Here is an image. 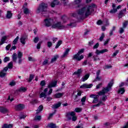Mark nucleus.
I'll list each match as a JSON object with an SVG mask.
<instances>
[{"label":"nucleus","mask_w":128,"mask_h":128,"mask_svg":"<svg viewBox=\"0 0 128 128\" xmlns=\"http://www.w3.org/2000/svg\"><path fill=\"white\" fill-rule=\"evenodd\" d=\"M94 12L92 6H89L88 7H83L79 9L77 11V18L78 20H84L86 16H88L92 14V12Z\"/></svg>","instance_id":"1"},{"label":"nucleus","mask_w":128,"mask_h":128,"mask_svg":"<svg viewBox=\"0 0 128 128\" xmlns=\"http://www.w3.org/2000/svg\"><path fill=\"white\" fill-rule=\"evenodd\" d=\"M48 12V4L46 3H41L36 10V14H44Z\"/></svg>","instance_id":"2"},{"label":"nucleus","mask_w":128,"mask_h":128,"mask_svg":"<svg viewBox=\"0 0 128 128\" xmlns=\"http://www.w3.org/2000/svg\"><path fill=\"white\" fill-rule=\"evenodd\" d=\"M114 86V80H112L108 84V86L98 92L99 96L102 94H106L108 92H110L112 88V86Z\"/></svg>","instance_id":"3"},{"label":"nucleus","mask_w":128,"mask_h":128,"mask_svg":"<svg viewBox=\"0 0 128 128\" xmlns=\"http://www.w3.org/2000/svg\"><path fill=\"white\" fill-rule=\"evenodd\" d=\"M108 52V49H104L101 50H96V55H94V56H93V58L95 62H96V60H100V57H98V54H104V52Z\"/></svg>","instance_id":"4"},{"label":"nucleus","mask_w":128,"mask_h":128,"mask_svg":"<svg viewBox=\"0 0 128 128\" xmlns=\"http://www.w3.org/2000/svg\"><path fill=\"white\" fill-rule=\"evenodd\" d=\"M99 96H102L101 98V100L98 101V104H97L96 105L93 106V108H96H96L100 106V104H104V102H106V100H108V96H106V95L104 94H103L102 95H99Z\"/></svg>","instance_id":"5"},{"label":"nucleus","mask_w":128,"mask_h":128,"mask_svg":"<svg viewBox=\"0 0 128 128\" xmlns=\"http://www.w3.org/2000/svg\"><path fill=\"white\" fill-rule=\"evenodd\" d=\"M66 117L69 120H70L72 118V122H76V120L78 119L76 116V113L74 112L67 113Z\"/></svg>","instance_id":"6"},{"label":"nucleus","mask_w":128,"mask_h":128,"mask_svg":"<svg viewBox=\"0 0 128 128\" xmlns=\"http://www.w3.org/2000/svg\"><path fill=\"white\" fill-rule=\"evenodd\" d=\"M48 88H46L44 90V92H42L40 94V98H46V96H50V94H52V88H50L46 94V92H48Z\"/></svg>","instance_id":"7"},{"label":"nucleus","mask_w":128,"mask_h":128,"mask_svg":"<svg viewBox=\"0 0 128 128\" xmlns=\"http://www.w3.org/2000/svg\"><path fill=\"white\" fill-rule=\"evenodd\" d=\"M52 28H60V30H62V28H64V26L62 24V22H58L55 24H54L52 26Z\"/></svg>","instance_id":"8"},{"label":"nucleus","mask_w":128,"mask_h":128,"mask_svg":"<svg viewBox=\"0 0 128 128\" xmlns=\"http://www.w3.org/2000/svg\"><path fill=\"white\" fill-rule=\"evenodd\" d=\"M46 26H50L54 24V20L50 18H46L44 20Z\"/></svg>","instance_id":"9"},{"label":"nucleus","mask_w":128,"mask_h":128,"mask_svg":"<svg viewBox=\"0 0 128 128\" xmlns=\"http://www.w3.org/2000/svg\"><path fill=\"white\" fill-rule=\"evenodd\" d=\"M26 38H28V35L26 34H24L21 36L20 38V42L24 46V44H26Z\"/></svg>","instance_id":"10"},{"label":"nucleus","mask_w":128,"mask_h":128,"mask_svg":"<svg viewBox=\"0 0 128 128\" xmlns=\"http://www.w3.org/2000/svg\"><path fill=\"white\" fill-rule=\"evenodd\" d=\"M82 0H75L73 2V6H76V8H82V4H80Z\"/></svg>","instance_id":"11"},{"label":"nucleus","mask_w":128,"mask_h":128,"mask_svg":"<svg viewBox=\"0 0 128 128\" xmlns=\"http://www.w3.org/2000/svg\"><path fill=\"white\" fill-rule=\"evenodd\" d=\"M24 108H25L24 104H19L16 105L14 109L16 110L20 111V110H24Z\"/></svg>","instance_id":"12"},{"label":"nucleus","mask_w":128,"mask_h":128,"mask_svg":"<svg viewBox=\"0 0 128 128\" xmlns=\"http://www.w3.org/2000/svg\"><path fill=\"white\" fill-rule=\"evenodd\" d=\"M82 58H84V56L81 55L80 56V54H78V53L73 56V60H78V62L82 60Z\"/></svg>","instance_id":"13"},{"label":"nucleus","mask_w":128,"mask_h":128,"mask_svg":"<svg viewBox=\"0 0 128 128\" xmlns=\"http://www.w3.org/2000/svg\"><path fill=\"white\" fill-rule=\"evenodd\" d=\"M100 70H98L96 73V78L94 82H100L102 80V76H100Z\"/></svg>","instance_id":"14"},{"label":"nucleus","mask_w":128,"mask_h":128,"mask_svg":"<svg viewBox=\"0 0 128 128\" xmlns=\"http://www.w3.org/2000/svg\"><path fill=\"white\" fill-rule=\"evenodd\" d=\"M126 8L120 10L118 14V18H120L122 16H126Z\"/></svg>","instance_id":"15"},{"label":"nucleus","mask_w":128,"mask_h":128,"mask_svg":"<svg viewBox=\"0 0 128 128\" xmlns=\"http://www.w3.org/2000/svg\"><path fill=\"white\" fill-rule=\"evenodd\" d=\"M56 84H58V82L56 81L52 82L49 83L48 88H54L56 86Z\"/></svg>","instance_id":"16"},{"label":"nucleus","mask_w":128,"mask_h":128,"mask_svg":"<svg viewBox=\"0 0 128 128\" xmlns=\"http://www.w3.org/2000/svg\"><path fill=\"white\" fill-rule=\"evenodd\" d=\"M93 84H84L80 86V88H90L92 86Z\"/></svg>","instance_id":"17"},{"label":"nucleus","mask_w":128,"mask_h":128,"mask_svg":"<svg viewBox=\"0 0 128 128\" xmlns=\"http://www.w3.org/2000/svg\"><path fill=\"white\" fill-rule=\"evenodd\" d=\"M0 112L2 114H8L10 112V110L4 107H0Z\"/></svg>","instance_id":"18"},{"label":"nucleus","mask_w":128,"mask_h":128,"mask_svg":"<svg viewBox=\"0 0 128 128\" xmlns=\"http://www.w3.org/2000/svg\"><path fill=\"white\" fill-rule=\"evenodd\" d=\"M112 9L111 10L110 12V14H116L118 12V10L116 8V4H112Z\"/></svg>","instance_id":"19"},{"label":"nucleus","mask_w":128,"mask_h":128,"mask_svg":"<svg viewBox=\"0 0 128 128\" xmlns=\"http://www.w3.org/2000/svg\"><path fill=\"white\" fill-rule=\"evenodd\" d=\"M64 93L62 92V93H56L54 95V98H60L64 96Z\"/></svg>","instance_id":"20"},{"label":"nucleus","mask_w":128,"mask_h":128,"mask_svg":"<svg viewBox=\"0 0 128 128\" xmlns=\"http://www.w3.org/2000/svg\"><path fill=\"white\" fill-rule=\"evenodd\" d=\"M60 4V2L58 0H54V2H52L50 4V6L52 8H54L56 6Z\"/></svg>","instance_id":"21"},{"label":"nucleus","mask_w":128,"mask_h":128,"mask_svg":"<svg viewBox=\"0 0 128 128\" xmlns=\"http://www.w3.org/2000/svg\"><path fill=\"white\" fill-rule=\"evenodd\" d=\"M47 128H58V126H57L56 124H54L53 122H51L48 124L47 126Z\"/></svg>","instance_id":"22"},{"label":"nucleus","mask_w":128,"mask_h":128,"mask_svg":"<svg viewBox=\"0 0 128 128\" xmlns=\"http://www.w3.org/2000/svg\"><path fill=\"white\" fill-rule=\"evenodd\" d=\"M60 106H62V102H58V103L53 104L52 106V108H54V110H56V108H60Z\"/></svg>","instance_id":"23"},{"label":"nucleus","mask_w":128,"mask_h":128,"mask_svg":"<svg viewBox=\"0 0 128 128\" xmlns=\"http://www.w3.org/2000/svg\"><path fill=\"white\" fill-rule=\"evenodd\" d=\"M6 18L10 20L12 18V13L10 11H7V14H6Z\"/></svg>","instance_id":"24"},{"label":"nucleus","mask_w":128,"mask_h":128,"mask_svg":"<svg viewBox=\"0 0 128 128\" xmlns=\"http://www.w3.org/2000/svg\"><path fill=\"white\" fill-rule=\"evenodd\" d=\"M6 38H8L7 36H3L2 37L0 42V46H2V44H4V42L6 40Z\"/></svg>","instance_id":"25"},{"label":"nucleus","mask_w":128,"mask_h":128,"mask_svg":"<svg viewBox=\"0 0 128 128\" xmlns=\"http://www.w3.org/2000/svg\"><path fill=\"white\" fill-rule=\"evenodd\" d=\"M42 110H44V106L42 105H40L38 110H36V114H38L40 112L42 111Z\"/></svg>","instance_id":"26"},{"label":"nucleus","mask_w":128,"mask_h":128,"mask_svg":"<svg viewBox=\"0 0 128 128\" xmlns=\"http://www.w3.org/2000/svg\"><path fill=\"white\" fill-rule=\"evenodd\" d=\"M12 60L14 62H16V60H18V54L16 53H14L12 55Z\"/></svg>","instance_id":"27"},{"label":"nucleus","mask_w":128,"mask_h":128,"mask_svg":"<svg viewBox=\"0 0 128 128\" xmlns=\"http://www.w3.org/2000/svg\"><path fill=\"white\" fill-rule=\"evenodd\" d=\"M70 52V49L66 48V51L64 52L63 55L62 56V58H66V56L68 54V52Z\"/></svg>","instance_id":"28"},{"label":"nucleus","mask_w":128,"mask_h":128,"mask_svg":"<svg viewBox=\"0 0 128 128\" xmlns=\"http://www.w3.org/2000/svg\"><path fill=\"white\" fill-rule=\"evenodd\" d=\"M90 78L89 74H86L82 78V82H86V80H88V78Z\"/></svg>","instance_id":"29"},{"label":"nucleus","mask_w":128,"mask_h":128,"mask_svg":"<svg viewBox=\"0 0 128 128\" xmlns=\"http://www.w3.org/2000/svg\"><path fill=\"white\" fill-rule=\"evenodd\" d=\"M58 56L56 55L54 56V58H52V59L51 60L50 63L52 64L54 62H56V60H58Z\"/></svg>","instance_id":"30"},{"label":"nucleus","mask_w":128,"mask_h":128,"mask_svg":"<svg viewBox=\"0 0 128 128\" xmlns=\"http://www.w3.org/2000/svg\"><path fill=\"white\" fill-rule=\"evenodd\" d=\"M82 72V68L78 69L77 71L74 72V74H76L78 76H80V73Z\"/></svg>","instance_id":"31"},{"label":"nucleus","mask_w":128,"mask_h":128,"mask_svg":"<svg viewBox=\"0 0 128 128\" xmlns=\"http://www.w3.org/2000/svg\"><path fill=\"white\" fill-rule=\"evenodd\" d=\"M6 74V73L2 70L0 72V78H4Z\"/></svg>","instance_id":"32"},{"label":"nucleus","mask_w":128,"mask_h":128,"mask_svg":"<svg viewBox=\"0 0 128 128\" xmlns=\"http://www.w3.org/2000/svg\"><path fill=\"white\" fill-rule=\"evenodd\" d=\"M98 96L99 95H96V94H91L90 96V98H98Z\"/></svg>","instance_id":"33"},{"label":"nucleus","mask_w":128,"mask_h":128,"mask_svg":"<svg viewBox=\"0 0 128 128\" xmlns=\"http://www.w3.org/2000/svg\"><path fill=\"white\" fill-rule=\"evenodd\" d=\"M68 26H70V28H74V26H76V22H71L70 24H68Z\"/></svg>","instance_id":"34"},{"label":"nucleus","mask_w":128,"mask_h":128,"mask_svg":"<svg viewBox=\"0 0 128 128\" xmlns=\"http://www.w3.org/2000/svg\"><path fill=\"white\" fill-rule=\"evenodd\" d=\"M20 38V37L18 36H17L16 38L13 41V44L15 46V44H16L18 43V39Z\"/></svg>","instance_id":"35"},{"label":"nucleus","mask_w":128,"mask_h":128,"mask_svg":"<svg viewBox=\"0 0 128 128\" xmlns=\"http://www.w3.org/2000/svg\"><path fill=\"white\" fill-rule=\"evenodd\" d=\"M24 12L25 14H28L30 12V10L28 8H24Z\"/></svg>","instance_id":"36"},{"label":"nucleus","mask_w":128,"mask_h":128,"mask_svg":"<svg viewBox=\"0 0 128 128\" xmlns=\"http://www.w3.org/2000/svg\"><path fill=\"white\" fill-rule=\"evenodd\" d=\"M19 92H26V88L24 87H21L19 89Z\"/></svg>","instance_id":"37"},{"label":"nucleus","mask_w":128,"mask_h":128,"mask_svg":"<svg viewBox=\"0 0 128 128\" xmlns=\"http://www.w3.org/2000/svg\"><path fill=\"white\" fill-rule=\"evenodd\" d=\"M124 92H126L124 90V88H120L118 90V92L119 94H123L124 93Z\"/></svg>","instance_id":"38"},{"label":"nucleus","mask_w":128,"mask_h":128,"mask_svg":"<svg viewBox=\"0 0 128 128\" xmlns=\"http://www.w3.org/2000/svg\"><path fill=\"white\" fill-rule=\"evenodd\" d=\"M22 52H18L17 56L18 58H22Z\"/></svg>","instance_id":"39"},{"label":"nucleus","mask_w":128,"mask_h":128,"mask_svg":"<svg viewBox=\"0 0 128 128\" xmlns=\"http://www.w3.org/2000/svg\"><path fill=\"white\" fill-rule=\"evenodd\" d=\"M62 40L58 41L56 44L55 48H58V47L60 46V44H62Z\"/></svg>","instance_id":"40"},{"label":"nucleus","mask_w":128,"mask_h":128,"mask_svg":"<svg viewBox=\"0 0 128 128\" xmlns=\"http://www.w3.org/2000/svg\"><path fill=\"white\" fill-rule=\"evenodd\" d=\"M80 98H78V96H76L75 98L74 99V102H80Z\"/></svg>","instance_id":"41"},{"label":"nucleus","mask_w":128,"mask_h":128,"mask_svg":"<svg viewBox=\"0 0 128 128\" xmlns=\"http://www.w3.org/2000/svg\"><path fill=\"white\" fill-rule=\"evenodd\" d=\"M35 120H42V116H36L34 117Z\"/></svg>","instance_id":"42"},{"label":"nucleus","mask_w":128,"mask_h":128,"mask_svg":"<svg viewBox=\"0 0 128 128\" xmlns=\"http://www.w3.org/2000/svg\"><path fill=\"white\" fill-rule=\"evenodd\" d=\"M34 75L32 74H30V76L29 79L28 80V82H32V80H34Z\"/></svg>","instance_id":"43"},{"label":"nucleus","mask_w":128,"mask_h":128,"mask_svg":"<svg viewBox=\"0 0 128 128\" xmlns=\"http://www.w3.org/2000/svg\"><path fill=\"white\" fill-rule=\"evenodd\" d=\"M82 110V108H76L74 109V112H80Z\"/></svg>","instance_id":"44"},{"label":"nucleus","mask_w":128,"mask_h":128,"mask_svg":"<svg viewBox=\"0 0 128 128\" xmlns=\"http://www.w3.org/2000/svg\"><path fill=\"white\" fill-rule=\"evenodd\" d=\"M56 112V110H55L53 113L50 114L48 117V120H50V118H52V116H54V114Z\"/></svg>","instance_id":"45"},{"label":"nucleus","mask_w":128,"mask_h":128,"mask_svg":"<svg viewBox=\"0 0 128 128\" xmlns=\"http://www.w3.org/2000/svg\"><path fill=\"white\" fill-rule=\"evenodd\" d=\"M8 68H10V69H12V66H13V64H12V62H10L8 64Z\"/></svg>","instance_id":"46"},{"label":"nucleus","mask_w":128,"mask_h":128,"mask_svg":"<svg viewBox=\"0 0 128 128\" xmlns=\"http://www.w3.org/2000/svg\"><path fill=\"white\" fill-rule=\"evenodd\" d=\"M104 38V34L102 33L100 37L99 38L100 42H102V40Z\"/></svg>","instance_id":"47"},{"label":"nucleus","mask_w":128,"mask_h":128,"mask_svg":"<svg viewBox=\"0 0 128 128\" xmlns=\"http://www.w3.org/2000/svg\"><path fill=\"white\" fill-rule=\"evenodd\" d=\"M124 32V27L120 28L119 30L120 34H123V32Z\"/></svg>","instance_id":"48"},{"label":"nucleus","mask_w":128,"mask_h":128,"mask_svg":"<svg viewBox=\"0 0 128 128\" xmlns=\"http://www.w3.org/2000/svg\"><path fill=\"white\" fill-rule=\"evenodd\" d=\"M47 46L48 48H51V46H52V42H47Z\"/></svg>","instance_id":"49"},{"label":"nucleus","mask_w":128,"mask_h":128,"mask_svg":"<svg viewBox=\"0 0 128 128\" xmlns=\"http://www.w3.org/2000/svg\"><path fill=\"white\" fill-rule=\"evenodd\" d=\"M86 96H84L82 99H81V102L82 103V104H84V102H86Z\"/></svg>","instance_id":"50"},{"label":"nucleus","mask_w":128,"mask_h":128,"mask_svg":"<svg viewBox=\"0 0 128 128\" xmlns=\"http://www.w3.org/2000/svg\"><path fill=\"white\" fill-rule=\"evenodd\" d=\"M28 60L30 62H34L36 60V59L34 58H32L31 56L28 57Z\"/></svg>","instance_id":"51"},{"label":"nucleus","mask_w":128,"mask_h":128,"mask_svg":"<svg viewBox=\"0 0 128 128\" xmlns=\"http://www.w3.org/2000/svg\"><path fill=\"white\" fill-rule=\"evenodd\" d=\"M128 21H126L125 22H124L123 23V28H126V26H128Z\"/></svg>","instance_id":"52"},{"label":"nucleus","mask_w":128,"mask_h":128,"mask_svg":"<svg viewBox=\"0 0 128 128\" xmlns=\"http://www.w3.org/2000/svg\"><path fill=\"white\" fill-rule=\"evenodd\" d=\"M40 86H46V81L45 80L41 81L40 83Z\"/></svg>","instance_id":"53"},{"label":"nucleus","mask_w":128,"mask_h":128,"mask_svg":"<svg viewBox=\"0 0 128 128\" xmlns=\"http://www.w3.org/2000/svg\"><path fill=\"white\" fill-rule=\"evenodd\" d=\"M48 64V60H44L43 62H42V65L43 66H46V64Z\"/></svg>","instance_id":"54"},{"label":"nucleus","mask_w":128,"mask_h":128,"mask_svg":"<svg viewBox=\"0 0 128 128\" xmlns=\"http://www.w3.org/2000/svg\"><path fill=\"white\" fill-rule=\"evenodd\" d=\"M10 62V57L6 56L4 58V62Z\"/></svg>","instance_id":"55"},{"label":"nucleus","mask_w":128,"mask_h":128,"mask_svg":"<svg viewBox=\"0 0 128 128\" xmlns=\"http://www.w3.org/2000/svg\"><path fill=\"white\" fill-rule=\"evenodd\" d=\"M84 49H81L78 52V54L80 55L84 53Z\"/></svg>","instance_id":"56"},{"label":"nucleus","mask_w":128,"mask_h":128,"mask_svg":"<svg viewBox=\"0 0 128 128\" xmlns=\"http://www.w3.org/2000/svg\"><path fill=\"white\" fill-rule=\"evenodd\" d=\"M102 83H100L96 86V90H98V88H102Z\"/></svg>","instance_id":"57"},{"label":"nucleus","mask_w":128,"mask_h":128,"mask_svg":"<svg viewBox=\"0 0 128 128\" xmlns=\"http://www.w3.org/2000/svg\"><path fill=\"white\" fill-rule=\"evenodd\" d=\"M77 92H78V94H77L76 96H78H78H82V91H80V90H78L77 91Z\"/></svg>","instance_id":"58"},{"label":"nucleus","mask_w":128,"mask_h":128,"mask_svg":"<svg viewBox=\"0 0 128 128\" xmlns=\"http://www.w3.org/2000/svg\"><path fill=\"white\" fill-rule=\"evenodd\" d=\"M38 40H40V38L38 37H36L34 40V42L35 44H36L38 42Z\"/></svg>","instance_id":"59"},{"label":"nucleus","mask_w":128,"mask_h":128,"mask_svg":"<svg viewBox=\"0 0 128 128\" xmlns=\"http://www.w3.org/2000/svg\"><path fill=\"white\" fill-rule=\"evenodd\" d=\"M103 22L102 21V20H99L97 22V24L98 26H100V24H102Z\"/></svg>","instance_id":"60"},{"label":"nucleus","mask_w":128,"mask_h":128,"mask_svg":"<svg viewBox=\"0 0 128 128\" xmlns=\"http://www.w3.org/2000/svg\"><path fill=\"white\" fill-rule=\"evenodd\" d=\"M100 46V44L98 43H96L93 47V48L96 49V48H98V46Z\"/></svg>","instance_id":"61"},{"label":"nucleus","mask_w":128,"mask_h":128,"mask_svg":"<svg viewBox=\"0 0 128 128\" xmlns=\"http://www.w3.org/2000/svg\"><path fill=\"white\" fill-rule=\"evenodd\" d=\"M42 44V42H40L38 44H37V46H36V48L38 50H40V46Z\"/></svg>","instance_id":"62"},{"label":"nucleus","mask_w":128,"mask_h":128,"mask_svg":"<svg viewBox=\"0 0 128 128\" xmlns=\"http://www.w3.org/2000/svg\"><path fill=\"white\" fill-rule=\"evenodd\" d=\"M8 68L5 67L4 68V69L2 70V72H8Z\"/></svg>","instance_id":"63"},{"label":"nucleus","mask_w":128,"mask_h":128,"mask_svg":"<svg viewBox=\"0 0 128 128\" xmlns=\"http://www.w3.org/2000/svg\"><path fill=\"white\" fill-rule=\"evenodd\" d=\"M112 68V65H106L105 66L106 69Z\"/></svg>","instance_id":"64"}]
</instances>
